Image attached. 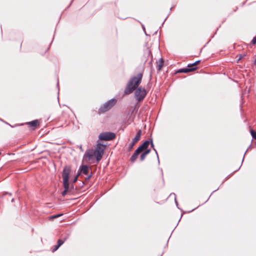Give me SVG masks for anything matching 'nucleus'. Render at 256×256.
<instances>
[{
    "label": "nucleus",
    "instance_id": "15",
    "mask_svg": "<svg viewBox=\"0 0 256 256\" xmlns=\"http://www.w3.org/2000/svg\"><path fill=\"white\" fill-rule=\"evenodd\" d=\"M63 242H62L61 240H58V248L59 246H60L62 244Z\"/></svg>",
    "mask_w": 256,
    "mask_h": 256
},
{
    "label": "nucleus",
    "instance_id": "1",
    "mask_svg": "<svg viewBox=\"0 0 256 256\" xmlns=\"http://www.w3.org/2000/svg\"><path fill=\"white\" fill-rule=\"evenodd\" d=\"M105 146L102 144H98L95 149L88 150L84 154L83 162L94 163L95 159L98 162L102 158Z\"/></svg>",
    "mask_w": 256,
    "mask_h": 256
},
{
    "label": "nucleus",
    "instance_id": "8",
    "mask_svg": "<svg viewBox=\"0 0 256 256\" xmlns=\"http://www.w3.org/2000/svg\"><path fill=\"white\" fill-rule=\"evenodd\" d=\"M88 167L86 166L82 165L80 168L78 172V175H80L82 173L85 174H88Z\"/></svg>",
    "mask_w": 256,
    "mask_h": 256
},
{
    "label": "nucleus",
    "instance_id": "10",
    "mask_svg": "<svg viewBox=\"0 0 256 256\" xmlns=\"http://www.w3.org/2000/svg\"><path fill=\"white\" fill-rule=\"evenodd\" d=\"M196 69V68H182V69L180 72H192L193 70H194Z\"/></svg>",
    "mask_w": 256,
    "mask_h": 256
},
{
    "label": "nucleus",
    "instance_id": "11",
    "mask_svg": "<svg viewBox=\"0 0 256 256\" xmlns=\"http://www.w3.org/2000/svg\"><path fill=\"white\" fill-rule=\"evenodd\" d=\"M164 66V60L162 58H160L158 62V70H160Z\"/></svg>",
    "mask_w": 256,
    "mask_h": 256
},
{
    "label": "nucleus",
    "instance_id": "4",
    "mask_svg": "<svg viewBox=\"0 0 256 256\" xmlns=\"http://www.w3.org/2000/svg\"><path fill=\"white\" fill-rule=\"evenodd\" d=\"M149 144V142L146 140L141 145L144 146V147L142 148V150L140 151V154H142L140 155V160L142 161L144 160L146 156L150 152V150L148 149Z\"/></svg>",
    "mask_w": 256,
    "mask_h": 256
},
{
    "label": "nucleus",
    "instance_id": "19",
    "mask_svg": "<svg viewBox=\"0 0 256 256\" xmlns=\"http://www.w3.org/2000/svg\"><path fill=\"white\" fill-rule=\"evenodd\" d=\"M58 216H59L58 215L54 216H52V218H57Z\"/></svg>",
    "mask_w": 256,
    "mask_h": 256
},
{
    "label": "nucleus",
    "instance_id": "3",
    "mask_svg": "<svg viewBox=\"0 0 256 256\" xmlns=\"http://www.w3.org/2000/svg\"><path fill=\"white\" fill-rule=\"evenodd\" d=\"M71 169L70 166H64L62 174V177L63 179V186L64 187V190L62 192V196H65L66 192H68L69 190V175Z\"/></svg>",
    "mask_w": 256,
    "mask_h": 256
},
{
    "label": "nucleus",
    "instance_id": "12",
    "mask_svg": "<svg viewBox=\"0 0 256 256\" xmlns=\"http://www.w3.org/2000/svg\"><path fill=\"white\" fill-rule=\"evenodd\" d=\"M28 124L31 126H36L38 124V120H34L29 122Z\"/></svg>",
    "mask_w": 256,
    "mask_h": 256
},
{
    "label": "nucleus",
    "instance_id": "9",
    "mask_svg": "<svg viewBox=\"0 0 256 256\" xmlns=\"http://www.w3.org/2000/svg\"><path fill=\"white\" fill-rule=\"evenodd\" d=\"M141 136V130H139L133 140V144H135L140 138Z\"/></svg>",
    "mask_w": 256,
    "mask_h": 256
},
{
    "label": "nucleus",
    "instance_id": "16",
    "mask_svg": "<svg viewBox=\"0 0 256 256\" xmlns=\"http://www.w3.org/2000/svg\"><path fill=\"white\" fill-rule=\"evenodd\" d=\"M80 175H78V174H77V175L74 178V181L73 182H76L77 180H78V176H79Z\"/></svg>",
    "mask_w": 256,
    "mask_h": 256
},
{
    "label": "nucleus",
    "instance_id": "13",
    "mask_svg": "<svg viewBox=\"0 0 256 256\" xmlns=\"http://www.w3.org/2000/svg\"><path fill=\"white\" fill-rule=\"evenodd\" d=\"M250 133H251V134H252V136L254 138L256 139V132H254V130H250Z\"/></svg>",
    "mask_w": 256,
    "mask_h": 256
},
{
    "label": "nucleus",
    "instance_id": "21",
    "mask_svg": "<svg viewBox=\"0 0 256 256\" xmlns=\"http://www.w3.org/2000/svg\"><path fill=\"white\" fill-rule=\"evenodd\" d=\"M152 146H153V143L152 142Z\"/></svg>",
    "mask_w": 256,
    "mask_h": 256
},
{
    "label": "nucleus",
    "instance_id": "7",
    "mask_svg": "<svg viewBox=\"0 0 256 256\" xmlns=\"http://www.w3.org/2000/svg\"><path fill=\"white\" fill-rule=\"evenodd\" d=\"M144 146H140L136 150L135 152L133 154L130 158V160L132 162H134L136 159L138 155L140 154V151L142 150V148H144Z\"/></svg>",
    "mask_w": 256,
    "mask_h": 256
},
{
    "label": "nucleus",
    "instance_id": "17",
    "mask_svg": "<svg viewBox=\"0 0 256 256\" xmlns=\"http://www.w3.org/2000/svg\"><path fill=\"white\" fill-rule=\"evenodd\" d=\"M252 42L253 44H255L256 43V36L253 38Z\"/></svg>",
    "mask_w": 256,
    "mask_h": 256
},
{
    "label": "nucleus",
    "instance_id": "6",
    "mask_svg": "<svg viewBox=\"0 0 256 256\" xmlns=\"http://www.w3.org/2000/svg\"><path fill=\"white\" fill-rule=\"evenodd\" d=\"M115 136L114 134L111 132H103L99 135V138L101 140H110Z\"/></svg>",
    "mask_w": 256,
    "mask_h": 256
},
{
    "label": "nucleus",
    "instance_id": "18",
    "mask_svg": "<svg viewBox=\"0 0 256 256\" xmlns=\"http://www.w3.org/2000/svg\"><path fill=\"white\" fill-rule=\"evenodd\" d=\"M242 57H243V56H242V55H240V56H239L238 58V60H240L241 58H242Z\"/></svg>",
    "mask_w": 256,
    "mask_h": 256
},
{
    "label": "nucleus",
    "instance_id": "2",
    "mask_svg": "<svg viewBox=\"0 0 256 256\" xmlns=\"http://www.w3.org/2000/svg\"><path fill=\"white\" fill-rule=\"evenodd\" d=\"M142 74H138L137 76L132 78L128 82V86L124 90L125 94L131 93L134 89L138 86L141 82Z\"/></svg>",
    "mask_w": 256,
    "mask_h": 256
},
{
    "label": "nucleus",
    "instance_id": "14",
    "mask_svg": "<svg viewBox=\"0 0 256 256\" xmlns=\"http://www.w3.org/2000/svg\"><path fill=\"white\" fill-rule=\"evenodd\" d=\"M200 60H198V61L194 62V64L188 65V67H192V66H196V65L200 63Z\"/></svg>",
    "mask_w": 256,
    "mask_h": 256
},
{
    "label": "nucleus",
    "instance_id": "5",
    "mask_svg": "<svg viewBox=\"0 0 256 256\" xmlns=\"http://www.w3.org/2000/svg\"><path fill=\"white\" fill-rule=\"evenodd\" d=\"M146 95V91L144 89L142 88H138L136 90L135 92V96L136 98L138 100H142Z\"/></svg>",
    "mask_w": 256,
    "mask_h": 256
},
{
    "label": "nucleus",
    "instance_id": "20",
    "mask_svg": "<svg viewBox=\"0 0 256 256\" xmlns=\"http://www.w3.org/2000/svg\"><path fill=\"white\" fill-rule=\"evenodd\" d=\"M58 248V246L55 247V249H54V250H56Z\"/></svg>",
    "mask_w": 256,
    "mask_h": 256
}]
</instances>
